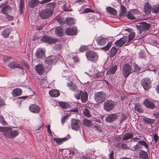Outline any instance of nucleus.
<instances>
[{
  "label": "nucleus",
  "mask_w": 159,
  "mask_h": 159,
  "mask_svg": "<svg viewBox=\"0 0 159 159\" xmlns=\"http://www.w3.org/2000/svg\"><path fill=\"white\" fill-rule=\"evenodd\" d=\"M55 4L54 2L49 3L47 4L45 8L39 11L40 17L43 19H46L50 17L52 15Z\"/></svg>",
  "instance_id": "obj_1"
},
{
  "label": "nucleus",
  "mask_w": 159,
  "mask_h": 159,
  "mask_svg": "<svg viewBox=\"0 0 159 159\" xmlns=\"http://www.w3.org/2000/svg\"><path fill=\"white\" fill-rule=\"evenodd\" d=\"M108 41V39L102 36H98L96 39V41L97 44L99 45L105 46L101 48V49L105 51H107L109 48V42H108L106 45Z\"/></svg>",
  "instance_id": "obj_2"
},
{
  "label": "nucleus",
  "mask_w": 159,
  "mask_h": 159,
  "mask_svg": "<svg viewBox=\"0 0 159 159\" xmlns=\"http://www.w3.org/2000/svg\"><path fill=\"white\" fill-rule=\"evenodd\" d=\"M107 95L104 92H98L94 94V99L97 104L103 102L106 99Z\"/></svg>",
  "instance_id": "obj_3"
},
{
  "label": "nucleus",
  "mask_w": 159,
  "mask_h": 159,
  "mask_svg": "<svg viewBox=\"0 0 159 159\" xmlns=\"http://www.w3.org/2000/svg\"><path fill=\"white\" fill-rule=\"evenodd\" d=\"M70 127L72 129L78 131L82 125L81 121L77 118H72L70 120Z\"/></svg>",
  "instance_id": "obj_4"
},
{
  "label": "nucleus",
  "mask_w": 159,
  "mask_h": 159,
  "mask_svg": "<svg viewBox=\"0 0 159 159\" xmlns=\"http://www.w3.org/2000/svg\"><path fill=\"white\" fill-rule=\"evenodd\" d=\"M123 75L126 78L133 71L129 64H125L123 65L121 69Z\"/></svg>",
  "instance_id": "obj_5"
},
{
  "label": "nucleus",
  "mask_w": 159,
  "mask_h": 159,
  "mask_svg": "<svg viewBox=\"0 0 159 159\" xmlns=\"http://www.w3.org/2000/svg\"><path fill=\"white\" fill-rule=\"evenodd\" d=\"M151 83L150 79L146 77L141 80L140 84L145 90L148 91L151 87Z\"/></svg>",
  "instance_id": "obj_6"
},
{
  "label": "nucleus",
  "mask_w": 159,
  "mask_h": 159,
  "mask_svg": "<svg viewBox=\"0 0 159 159\" xmlns=\"http://www.w3.org/2000/svg\"><path fill=\"white\" fill-rule=\"evenodd\" d=\"M87 59L93 62H96L98 60V55L97 53L92 51H87L86 53Z\"/></svg>",
  "instance_id": "obj_7"
},
{
  "label": "nucleus",
  "mask_w": 159,
  "mask_h": 159,
  "mask_svg": "<svg viewBox=\"0 0 159 159\" xmlns=\"http://www.w3.org/2000/svg\"><path fill=\"white\" fill-rule=\"evenodd\" d=\"M142 146H144L147 149L148 147V144L145 141L140 140L138 141L137 144L134 146L133 148L130 149L132 151H138L142 148L143 147Z\"/></svg>",
  "instance_id": "obj_8"
},
{
  "label": "nucleus",
  "mask_w": 159,
  "mask_h": 159,
  "mask_svg": "<svg viewBox=\"0 0 159 159\" xmlns=\"http://www.w3.org/2000/svg\"><path fill=\"white\" fill-rule=\"evenodd\" d=\"M137 28L139 30L140 34H141L143 31H146L148 30L151 27L150 24L145 22H141L139 25H137Z\"/></svg>",
  "instance_id": "obj_9"
},
{
  "label": "nucleus",
  "mask_w": 159,
  "mask_h": 159,
  "mask_svg": "<svg viewBox=\"0 0 159 159\" xmlns=\"http://www.w3.org/2000/svg\"><path fill=\"white\" fill-rule=\"evenodd\" d=\"M143 105L146 107L152 109L155 107L154 101L151 99L147 98L143 102Z\"/></svg>",
  "instance_id": "obj_10"
},
{
  "label": "nucleus",
  "mask_w": 159,
  "mask_h": 159,
  "mask_svg": "<svg viewBox=\"0 0 159 159\" xmlns=\"http://www.w3.org/2000/svg\"><path fill=\"white\" fill-rule=\"evenodd\" d=\"M41 40L42 42L50 44L57 43L58 41L57 39H54L46 35L43 36L41 39Z\"/></svg>",
  "instance_id": "obj_11"
},
{
  "label": "nucleus",
  "mask_w": 159,
  "mask_h": 159,
  "mask_svg": "<svg viewBox=\"0 0 159 159\" xmlns=\"http://www.w3.org/2000/svg\"><path fill=\"white\" fill-rule=\"evenodd\" d=\"M58 58L54 56H50L48 57L45 61V63L48 65L55 64L57 61Z\"/></svg>",
  "instance_id": "obj_12"
},
{
  "label": "nucleus",
  "mask_w": 159,
  "mask_h": 159,
  "mask_svg": "<svg viewBox=\"0 0 159 159\" xmlns=\"http://www.w3.org/2000/svg\"><path fill=\"white\" fill-rule=\"evenodd\" d=\"M77 29L75 27H69L66 28L65 30L66 34L68 35H74L77 33Z\"/></svg>",
  "instance_id": "obj_13"
},
{
  "label": "nucleus",
  "mask_w": 159,
  "mask_h": 159,
  "mask_svg": "<svg viewBox=\"0 0 159 159\" xmlns=\"http://www.w3.org/2000/svg\"><path fill=\"white\" fill-rule=\"evenodd\" d=\"M36 57L39 59H42L45 57V51L42 49L39 48L36 52Z\"/></svg>",
  "instance_id": "obj_14"
},
{
  "label": "nucleus",
  "mask_w": 159,
  "mask_h": 159,
  "mask_svg": "<svg viewBox=\"0 0 159 159\" xmlns=\"http://www.w3.org/2000/svg\"><path fill=\"white\" fill-rule=\"evenodd\" d=\"M128 41V37L124 36L115 42L116 46L121 47Z\"/></svg>",
  "instance_id": "obj_15"
},
{
  "label": "nucleus",
  "mask_w": 159,
  "mask_h": 159,
  "mask_svg": "<svg viewBox=\"0 0 159 159\" xmlns=\"http://www.w3.org/2000/svg\"><path fill=\"white\" fill-rule=\"evenodd\" d=\"M12 11V7L8 5L3 6L1 9L2 12L5 15L10 13Z\"/></svg>",
  "instance_id": "obj_16"
},
{
  "label": "nucleus",
  "mask_w": 159,
  "mask_h": 159,
  "mask_svg": "<svg viewBox=\"0 0 159 159\" xmlns=\"http://www.w3.org/2000/svg\"><path fill=\"white\" fill-rule=\"evenodd\" d=\"M8 66L11 68H19L23 69V68L21 65H20L15 61L10 62L8 65Z\"/></svg>",
  "instance_id": "obj_17"
},
{
  "label": "nucleus",
  "mask_w": 159,
  "mask_h": 159,
  "mask_svg": "<svg viewBox=\"0 0 159 159\" xmlns=\"http://www.w3.org/2000/svg\"><path fill=\"white\" fill-rule=\"evenodd\" d=\"M125 31H127L129 33V38L128 37V42L131 41L135 36V34L133 31L132 30L130 29H127L125 30Z\"/></svg>",
  "instance_id": "obj_18"
},
{
  "label": "nucleus",
  "mask_w": 159,
  "mask_h": 159,
  "mask_svg": "<svg viewBox=\"0 0 159 159\" xmlns=\"http://www.w3.org/2000/svg\"><path fill=\"white\" fill-rule=\"evenodd\" d=\"M36 71L40 75H42L44 72V68L42 64H39L35 66Z\"/></svg>",
  "instance_id": "obj_19"
},
{
  "label": "nucleus",
  "mask_w": 159,
  "mask_h": 159,
  "mask_svg": "<svg viewBox=\"0 0 159 159\" xmlns=\"http://www.w3.org/2000/svg\"><path fill=\"white\" fill-rule=\"evenodd\" d=\"M152 7L148 2L145 3L144 7V11L146 14L149 15L151 13Z\"/></svg>",
  "instance_id": "obj_20"
},
{
  "label": "nucleus",
  "mask_w": 159,
  "mask_h": 159,
  "mask_svg": "<svg viewBox=\"0 0 159 159\" xmlns=\"http://www.w3.org/2000/svg\"><path fill=\"white\" fill-rule=\"evenodd\" d=\"M30 111L34 113H39L40 111V107L36 105L32 104L29 107Z\"/></svg>",
  "instance_id": "obj_21"
},
{
  "label": "nucleus",
  "mask_w": 159,
  "mask_h": 159,
  "mask_svg": "<svg viewBox=\"0 0 159 159\" xmlns=\"http://www.w3.org/2000/svg\"><path fill=\"white\" fill-rule=\"evenodd\" d=\"M50 95L52 97H58L60 94L59 91L56 89H52L49 91Z\"/></svg>",
  "instance_id": "obj_22"
},
{
  "label": "nucleus",
  "mask_w": 159,
  "mask_h": 159,
  "mask_svg": "<svg viewBox=\"0 0 159 159\" xmlns=\"http://www.w3.org/2000/svg\"><path fill=\"white\" fill-rule=\"evenodd\" d=\"M22 93V90L19 88L15 89L12 91V95L14 97H16L21 95Z\"/></svg>",
  "instance_id": "obj_23"
},
{
  "label": "nucleus",
  "mask_w": 159,
  "mask_h": 159,
  "mask_svg": "<svg viewBox=\"0 0 159 159\" xmlns=\"http://www.w3.org/2000/svg\"><path fill=\"white\" fill-rule=\"evenodd\" d=\"M5 128L3 132L4 135L7 137L10 138V136H11V134L12 129L8 127H5Z\"/></svg>",
  "instance_id": "obj_24"
},
{
  "label": "nucleus",
  "mask_w": 159,
  "mask_h": 159,
  "mask_svg": "<svg viewBox=\"0 0 159 159\" xmlns=\"http://www.w3.org/2000/svg\"><path fill=\"white\" fill-rule=\"evenodd\" d=\"M139 157L141 159H149L148 153L143 150H141L139 153Z\"/></svg>",
  "instance_id": "obj_25"
},
{
  "label": "nucleus",
  "mask_w": 159,
  "mask_h": 159,
  "mask_svg": "<svg viewBox=\"0 0 159 159\" xmlns=\"http://www.w3.org/2000/svg\"><path fill=\"white\" fill-rule=\"evenodd\" d=\"M39 3L40 1L38 0H30L28 4L30 8H33Z\"/></svg>",
  "instance_id": "obj_26"
},
{
  "label": "nucleus",
  "mask_w": 159,
  "mask_h": 159,
  "mask_svg": "<svg viewBox=\"0 0 159 159\" xmlns=\"http://www.w3.org/2000/svg\"><path fill=\"white\" fill-rule=\"evenodd\" d=\"M134 109L136 111L141 113L143 112V109L142 108V106L139 103H136L135 104Z\"/></svg>",
  "instance_id": "obj_27"
},
{
  "label": "nucleus",
  "mask_w": 159,
  "mask_h": 159,
  "mask_svg": "<svg viewBox=\"0 0 159 159\" xmlns=\"http://www.w3.org/2000/svg\"><path fill=\"white\" fill-rule=\"evenodd\" d=\"M87 98L88 95L87 93L86 92H83L82 91L81 98V102L84 103H86L87 100Z\"/></svg>",
  "instance_id": "obj_28"
},
{
  "label": "nucleus",
  "mask_w": 159,
  "mask_h": 159,
  "mask_svg": "<svg viewBox=\"0 0 159 159\" xmlns=\"http://www.w3.org/2000/svg\"><path fill=\"white\" fill-rule=\"evenodd\" d=\"M133 136V134L132 133H125L122 138V140H128Z\"/></svg>",
  "instance_id": "obj_29"
},
{
  "label": "nucleus",
  "mask_w": 159,
  "mask_h": 159,
  "mask_svg": "<svg viewBox=\"0 0 159 159\" xmlns=\"http://www.w3.org/2000/svg\"><path fill=\"white\" fill-rule=\"evenodd\" d=\"M65 23L68 25H71L75 24V21L72 18H67L65 21Z\"/></svg>",
  "instance_id": "obj_30"
},
{
  "label": "nucleus",
  "mask_w": 159,
  "mask_h": 159,
  "mask_svg": "<svg viewBox=\"0 0 159 159\" xmlns=\"http://www.w3.org/2000/svg\"><path fill=\"white\" fill-rule=\"evenodd\" d=\"M68 86L69 87L70 90L74 92H76L78 90L76 86L73 83L68 84Z\"/></svg>",
  "instance_id": "obj_31"
},
{
  "label": "nucleus",
  "mask_w": 159,
  "mask_h": 159,
  "mask_svg": "<svg viewBox=\"0 0 159 159\" xmlns=\"http://www.w3.org/2000/svg\"><path fill=\"white\" fill-rule=\"evenodd\" d=\"M63 32V30L61 26H58L56 28L55 33L58 36L62 35Z\"/></svg>",
  "instance_id": "obj_32"
},
{
  "label": "nucleus",
  "mask_w": 159,
  "mask_h": 159,
  "mask_svg": "<svg viewBox=\"0 0 159 159\" xmlns=\"http://www.w3.org/2000/svg\"><path fill=\"white\" fill-rule=\"evenodd\" d=\"M67 139L68 138L66 137H65L61 139L54 138L53 139L58 144H61L63 142H65L67 140Z\"/></svg>",
  "instance_id": "obj_33"
},
{
  "label": "nucleus",
  "mask_w": 159,
  "mask_h": 159,
  "mask_svg": "<svg viewBox=\"0 0 159 159\" xmlns=\"http://www.w3.org/2000/svg\"><path fill=\"white\" fill-rule=\"evenodd\" d=\"M118 48H116L115 47H112L111 50H110V52L111 54V57H112L116 55L118 50Z\"/></svg>",
  "instance_id": "obj_34"
},
{
  "label": "nucleus",
  "mask_w": 159,
  "mask_h": 159,
  "mask_svg": "<svg viewBox=\"0 0 159 159\" xmlns=\"http://www.w3.org/2000/svg\"><path fill=\"white\" fill-rule=\"evenodd\" d=\"M10 33V30L9 29L6 28L2 32V35L5 38H7Z\"/></svg>",
  "instance_id": "obj_35"
},
{
  "label": "nucleus",
  "mask_w": 159,
  "mask_h": 159,
  "mask_svg": "<svg viewBox=\"0 0 159 159\" xmlns=\"http://www.w3.org/2000/svg\"><path fill=\"white\" fill-rule=\"evenodd\" d=\"M83 124L87 127H89L92 125V121L90 120L84 119L83 121Z\"/></svg>",
  "instance_id": "obj_36"
},
{
  "label": "nucleus",
  "mask_w": 159,
  "mask_h": 159,
  "mask_svg": "<svg viewBox=\"0 0 159 159\" xmlns=\"http://www.w3.org/2000/svg\"><path fill=\"white\" fill-rule=\"evenodd\" d=\"M143 122H145L147 124H152L154 121V120L152 119H151L148 118L147 117H145L143 118Z\"/></svg>",
  "instance_id": "obj_37"
},
{
  "label": "nucleus",
  "mask_w": 159,
  "mask_h": 159,
  "mask_svg": "<svg viewBox=\"0 0 159 159\" xmlns=\"http://www.w3.org/2000/svg\"><path fill=\"white\" fill-rule=\"evenodd\" d=\"M153 13L158 14L159 12V4H157L153 6L152 10Z\"/></svg>",
  "instance_id": "obj_38"
},
{
  "label": "nucleus",
  "mask_w": 159,
  "mask_h": 159,
  "mask_svg": "<svg viewBox=\"0 0 159 159\" xmlns=\"http://www.w3.org/2000/svg\"><path fill=\"white\" fill-rule=\"evenodd\" d=\"M134 15V14L131 11H129L127 14H126V16L130 20H133L136 19V18Z\"/></svg>",
  "instance_id": "obj_39"
},
{
  "label": "nucleus",
  "mask_w": 159,
  "mask_h": 159,
  "mask_svg": "<svg viewBox=\"0 0 159 159\" xmlns=\"http://www.w3.org/2000/svg\"><path fill=\"white\" fill-rule=\"evenodd\" d=\"M58 103L62 108L65 109L70 106L68 103L64 102H58Z\"/></svg>",
  "instance_id": "obj_40"
},
{
  "label": "nucleus",
  "mask_w": 159,
  "mask_h": 159,
  "mask_svg": "<svg viewBox=\"0 0 159 159\" xmlns=\"http://www.w3.org/2000/svg\"><path fill=\"white\" fill-rule=\"evenodd\" d=\"M103 107L107 111H109V100H107L104 103Z\"/></svg>",
  "instance_id": "obj_41"
},
{
  "label": "nucleus",
  "mask_w": 159,
  "mask_h": 159,
  "mask_svg": "<svg viewBox=\"0 0 159 159\" xmlns=\"http://www.w3.org/2000/svg\"><path fill=\"white\" fill-rule=\"evenodd\" d=\"M117 146L121 149H129V148L126 144L119 143L117 144Z\"/></svg>",
  "instance_id": "obj_42"
},
{
  "label": "nucleus",
  "mask_w": 159,
  "mask_h": 159,
  "mask_svg": "<svg viewBox=\"0 0 159 159\" xmlns=\"http://www.w3.org/2000/svg\"><path fill=\"white\" fill-rule=\"evenodd\" d=\"M117 118L118 115L116 114H113L110 115V122L115 121Z\"/></svg>",
  "instance_id": "obj_43"
},
{
  "label": "nucleus",
  "mask_w": 159,
  "mask_h": 159,
  "mask_svg": "<svg viewBox=\"0 0 159 159\" xmlns=\"http://www.w3.org/2000/svg\"><path fill=\"white\" fill-rule=\"evenodd\" d=\"M120 15L121 16H124L126 13V9L125 7L123 5H121L120 8Z\"/></svg>",
  "instance_id": "obj_44"
},
{
  "label": "nucleus",
  "mask_w": 159,
  "mask_h": 159,
  "mask_svg": "<svg viewBox=\"0 0 159 159\" xmlns=\"http://www.w3.org/2000/svg\"><path fill=\"white\" fill-rule=\"evenodd\" d=\"M117 69V66L116 65H112L110 69V74H114Z\"/></svg>",
  "instance_id": "obj_45"
},
{
  "label": "nucleus",
  "mask_w": 159,
  "mask_h": 159,
  "mask_svg": "<svg viewBox=\"0 0 159 159\" xmlns=\"http://www.w3.org/2000/svg\"><path fill=\"white\" fill-rule=\"evenodd\" d=\"M93 20L94 21H98V20L101 17V14L99 13H94L93 14Z\"/></svg>",
  "instance_id": "obj_46"
},
{
  "label": "nucleus",
  "mask_w": 159,
  "mask_h": 159,
  "mask_svg": "<svg viewBox=\"0 0 159 159\" xmlns=\"http://www.w3.org/2000/svg\"><path fill=\"white\" fill-rule=\"evenodd\" d=\"M0 123L4 126H6L7 125V123L5 120L4 117L2 115H0Z\"/></svg>",
  "instance_id": "obj_47"
},
{
  "label": "nucleus",
  "mask_w": 159,
  "mask_h": 159,
  "mask_svg": "<svg viewBox=\"0 0 159 159\" xmlns=\"http://www.w3.org/2000/svg\"><path fill=\"white\" fill-rule=\"evenodd\" d=\"M19 132L16 130H12L11 132V136H10V138H13L14 137L17 136L19 134Z\"/></svg>",
  "instance_id": "obj_48"
},
{
  "label": "nucleus",
  "mask_w": 159,
  "mask_h": 159,
  "mask_svg": "<svg viewBox=\"0 0 159 159\" xmlns=\"http://www.w3.org/2000/svg\"><path fill=\"white\" fill-rule=\"evenodd\" d=\"M62 48V46L61 44H55L53 46L54 49L57 51H60Z\"/></svg>",
  "instance_id": "obj_49"
},
{
  "label": "nucleus",
  "mask_w": 159,
  "mask_h": 159,
  "mask_svg": "<svg viewBox=\"0 0 159 159\" xmlns=\"http://www.w3.org/2000/svg\"><path fill=\"white\" fill-rule=\"evenodd\" d=\"M83 113L84 115L88 117H90L91 116L89 110L87 109L84 110Z\"/></svg>",
  "instance_id": "obj_50"
},
{
  "label": "nucleus",
  "mask_w": 159,
  "mask_h": 159,
  "mask_svg": "<svg viewBox=\"0 0 159 159\" xmlns=\"http://www.w3.org/2000/svg\"><path fill=\"white\" fill-rule=\"evenodd\" d=\"M70 113L72 114H80V110L78 108H75L70 110Z\"/></svg>",
  "instance_id": "obj_51"
},
{
  "label": "nucleus",
  "mask_w": 159,
  "mask_h": 159,
  "mask_svg": "<svg viewBox=\"0 0 159 159\" xmlns=\"http://www.w3.org/2000/svg\"><path fill=\"white\" fill-rule=\"evenodd\" d=\"M110 14L113 16H116L117 14L116 11L112 7H110Z\"/></svg>",
  "instance_id": "obj_52"
},
{
  "label": "nucleus",
  "mask_w": 159,
  "mask_h": 159,
  "mask_svg": "<svg viewBox=\"0 0 159 159\" xmlns=\"http://www.w3.org/2000/svg\"><path fill=\"white\" fill-rule=\"evenodd\" d=\"M116 102L112 100H110V110H112L115 107Z\"/></svg>",
  "instance_id": "obj_53"
},
{
  "label": "nucleus",
  "mask_w": 159,
  "mask_h": 159,
  "mask_svg": "<svg viewBox=\"0 0 159 159\" xmlns=\"http://www.w3.org/2000/svg\"><path fill=\"white\" fill-rule=\"evenodd\" d=\"M82 93V91L80 90L77 93L75 94V96L77 100H79L80 99Z\"/></svg>",
  "instance_id": "obj_54"
},
{
  "label": "nucleus",
  "mask_w": 159,
  "mask_h": 159,
  "mask_svg": "<svg viewBox=\"0 0 159 159\" xmlns=\"http://www.w3.org/2000/svg\"><path fill=\"white\" fill-rule=\"evenodd\" d=\"M133 67L134 72H138L140 70L141 68L135 64H133Z\"/></svg>",
  "instance_id": "obj_55"
},
{
  "label": "nucleus",
  "mask_w": 159,
  "mask_h": 159,
  "mask_svg": "<svg viewBox=\"0 0 159 159\" xmlns=\"http://www.w3.org/2000/svg\"><path fill=\"white\" fill-rule=\"evenodd\" d=\"M89 12H93L94 13V11L91 9L89 8H87L85 9L83 12H81V13H88Z\"/></svg>",
  "instance_id": "obj_56"
},
{
  "label": "nucleus",
  "mask_w": 159,
  "mask_h": 159,
  "mask_svg": "<svg viewBox=\"0 0 159 159\" xmlns=\"http://www.w3.org/2000/svg\"><path fill=\"white\" fill-rule=\"evenodd\" d=\"M87 49V47L86 46H83L79 48V51L81 52L85 51Z\"/></svg>",
  "instance_id": "obj_57"
},
{
  "label": "nucleus",
  "mask_w": 159,
  "mask_h": 159,
  "mask_svg": "<svg viewBox=\"0 0 159 159\" xmlns=\"http://www.w3.org/2000/svg\"><path fill=\"white\" fill-rule=\"evenodd\" d=\"M5 18L7 19L8 21H10L13 20L14 17L11 16L9 15L8 14H7L6 15Z\"/></svg>",
  "instance_id": "obj_58"
},
{
  "label": "nucleus",
  "mask_w": 159,
  "mask_h": 159,
  "mask_svg": "<svg viewBox=\"0 0 159 159\" xmlns=\"http://www.w3.org/2000/svg\"><path fill=\"white\" fill-rule=\"evenodd\" d=\"M24 7V0H20V3L19 4V8L23 9Z\"/></svg>",
  "instance_id": "obj_59"
},
{
  "label": "nucleus",
  "mask_w": 159,
  "mask_h": 159,
  "mask_svg": "<svg viewBox=\"0 0 159 159\" xmlns=\"http://www.w3.org/2000/svg\"><path fill=\"white\" fill-rule=\"evenodd\" d=\"M102 73L100 72L98 73H96L94 77L96 79H100V77H101Z\"/></svg>",
  "instance_id": "obj_60"
},
{
  "label": "nucleus",
  "mask_w": 159,
  "mask_h": 159,
  "mask_svg": "<svg viewBox=\"0 0 159 159\" xmlns=\"http://www.w3.org/2000/svg\"><path fill=\"white\" fill-rule=\"evenodd\" d=\"M139 57L140 58H144L145 57V53L143 52H141L139 53Z\"/></svg>",
  "instance_id": "obj_61"
},
{
  "label": "nucleus",
  "mask_w": 159,
  "mask_h": 159,
  "mask_svg": "<svg viewBox=\"0 0 159 159\" xmlns=\"http://www.w3.org/2000/svg\"><path fill=\"white\" fill-rule=\"evenodd\" d=\"M153 138L155 142L156 143L158 141L159 137L157 135L155 134L153 136Z\"/></svg>",
  "instance_id": "obj_62"
},
{
  "label": "nucleus",
  "mask_w": 159,
  "mask_h": 159,
  "mask_svg": "<svg viewBox=\"0 0 159 159\" xmlns=\"http://www.w3.org/2000/svg\"><path fill=\"white\" fill-rule=\"evenodd\" d=\"M131 11L134 14V15L138 14L139 13V11L136 9H133L131 10Z\"/></svg>",
  "instance_id": "obj_63"
},
{
  "label": "nucleus",
  "mask_w": 159,
  "mask_h": 159,
  "mask_svg": "<svg viewBox=\"0 0 159 159\" xmlns=\"http://www.w3.org/2000/svg\"><path fill=\"white\" fill-rule=\"evenodd\" d=\"M153 115L156 119L159 118V111L153 113Z\"/></svg>",
  "instance_id": "obj_64"
}]
</instances>
